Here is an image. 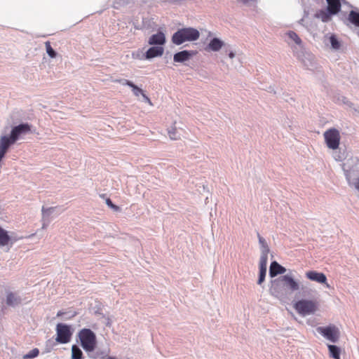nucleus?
Returning <instances> with one entry per match:
<instances>
[{"instance_id":"36","label":"nucleus","mask_w":359,"mask_h":359,"mask_svg":"<svg viewBox=\"0 0 359 359\" xmlns=\"http://www.w3.org/2000/svg\"><path fill=\"white\" fill-rule=\"evenodd\" d=\"M355 188L359 191V177H358V181L355 184Z\"/></svg>"},{"instance_id":"29","label":"nucleus","mask_w":359,"mask_h":359,"mask_svg":"<svg viewBox=\"0 0 359 359\" xmlns=\"http://www.w3.org/2000/svg\"><path fill=\"white\" fill-rule=\"evenodd\" d=\"M258 238H259V243L262 245V246L265 248L266 249V250L268 251L269 249H268V246H267L265 239L263 237H262L259 234H258Z\"/></svg>"},{"instance_id":"12","label":"nucleus","mask_w":359,"mask_h":359,"mask_svg":"<svg viewBox=\"0 0 359 359\" xmlns=\"http://www.w3.org/2000/svg\"><path fill=\"white\" fill-rule=\"evenodd\" d=\"M195 53L192 51L182 50L174 55L173 60L176 62H183L189 60Z\"/></svg>"},{"instance_id":"23","label":"nucleus","mask_w":359,"mask_h":359,"mask_svg":"<svg viewBox=\"0 0 359 359\" xmlns=\"http://www.w3.org/2000/svg\"><path fill=\"white\" fill-rule=\"evenodd\" d=\"M39 354V350L37 348H34L31 350L29 353L25 354L22 356V359H33L37 357Z\"/></svg>"},{"instance_id":"24","label":"nucleus","mask_w":359,"mask_h":359,"mask_svg":"<svg viewBox=\"0 0 359 359\" xmlns=\"http://www.w3.org/2000/svg\"><path fill=\"white\" fill-rule=\"evenodd\" d=\"M169 137L172 140H177L180 139V136L177 135V130L175 126L172 127L168 131Z\"/></svg>"},{"instance_id":"17","label":"nucleus","mask_w":359,"mask_h":359,"mask_svg":"<svg viewBox=\"0 0 359 359\" xmlns=\"http://www.w3.org/2000/svg\"><path fill=\"white\" fill-rule=\"evenodd\" d=\"M224 43L222 41L219 39L218 38H214L212 39L205 50H212V51H218L221 49V48L223 46Z\"/></svg>"},{"instance_id":"31","label":"nucleus","mask_w":359,"mask_h":359,"mask_svg":"<svg viewBox=\"0 0 359 359\" xmlns=\"http://www.w3.org/2000/svg\"><path fill=\"white\" fill-rule=\"evenodd\" d=\"M142 97H143L144 100H145V102H147L149 105H152V102H151L150 98L147 95H145L144 93H142Z\"/></svg>"},{"instance_id":"26","label":"nucleus","mask_w":359,"mask_h":359,"mask_svg":"<svg viewBox=\"0 0 359 359\" xmlns=\"http://www.w3.org/2000/svg\"><path fill=\"white\" fill-rule=\"evenodd\" d=\"M330 41L332 45V47L334 49H339L340 47V43L338 41V39L336 38L335 36L332 35L330 38Z\"/></svg>"},{"instance_id":"22","label":"nucleus","mask_w":359,"mask_h":359,"mask_svg":"<svg viewBox=\"0 0 359 359\" xmlns=\"http://www.w3.org/2000/svg\"><path fill=\"white\" fill-rule=\"evenodd\" d=\"M83 355L81 350L76 345L72 346V359H82Z\"/></svg>"},{"instance_id":"16","label":"nucleus","mask_w":359,"mask_h":359,"mask_svg":"<svg viewBox=\"0 0 359 359\" xmlns=\"http://www.w3.org/2000/svg\"><path fill=\"white\" fill-rule=\"evenodd\" d=\"M281 283L282 281L280 280V278L271 281L269 291L272 295L278 297L281 293Z\"/></svg>"},{"instance_id":"28","label":"nucleus","mask_w":359,"mask_h":359,"mask_svg":"<svg viewBox=\"0 0 359 359\" xmlns=\"http://www.w3.org/2000/svg\"><path fill=\"white\" fill-rule=\"evenodd\" d=\"M320 15L323 22H327L330 19V15L325 11H322Z\"/></svg>"},{"instance_id":"18","label":"nucleus","mask_w":359,"mask_h":359,"mask_svg":"<svg viewBox=\"0 0 359 359\" xmlns=\"http://www.w3.org/2000/svg\"><path fill=\"white\" fill-rule=\"evenodd\" d=\"M116 82L121 83L123 85H126L132 88L133 93L135 96H139L140 94L142 95V93H144L143 90L137 87L136 85H135L132 81L129 80H116Z\"/></svg>"},{"instance_id":"32","label":"nucleus","mask_w":359,"mask_h":359,"mask_svg":"<svg viewBox=\"0 0 359 359\" xmlns=\"http://www.w3.org/2000/svg\"><path fill=\"white\" fill-rule=\"evenodd\" d=\"M106 204L110 208L113 205V203L111 200L108 198L106 199Z\"/></svg>"},{"instance_id":"35","label":"nucleus","mask_w":359,"mask_h":359,"mask_svg":"<svg viewBox=\"0 0 359 359\" xmlns=\"http://www.w3.org/2000/svg\"><path fill=\"white\" fill-rule=\"evenodd\" d=\"M234 53L233 52H231L229 54V56L230 58H233L234 57Z\"/></svg>"},{"instance_id":"19","label":"nucleus","mask_w":359,"mask_h":359,"mask_svg":"<svg viewBox=\"0 0 359 359\" xmlns=\"http://www.w3.org/2000/svg\"><path fill=\"white\" fill-rule=\"evenodd\" d=\"M11 238L8 232L0 226V246L8 245Z\"/></svg>"},{"instance_id":"20","label":"nucleus","mask_w":359,"mask_h":359,"mask_svg":"<svg viewBox=\"0 0 359 359\" xmlns=\"http://www.w3.org/2000/svg\"><path fill=\"white\" fill-rule=\"evenodd\" d=\"M20 303V298L13 292H9L6 297V304L8 306H15Z\"/></svg>"},{"instance_id":"27","label":"nucleus","mask_w":359,"mask_h":359,"mask_svg":"<svg viewBox=\"0 0 359 359\" xmlns=\"http://www.w3.org/2000/svg\"><path fill=\"white\" fill-rule=\"evenodd\" d=\"M288 36L293 40L297 44H300L302 43L301 39L298 36V35L294 32H290L288 33Z\"/></svg>"},{"instance_id":"10","label":"nucleus","mask_w":359,"mask_h":359,"mask_svg":"<svg viewBox=\"0 0 359 359\" xmlns=\"http://www.w3.org/2000/svg\"><path fill=\"white\" fill-rule=\"evenodd\" d=\"M327 2V11L330 15L338 13L341 7L340 0H326Z\"/></svg>"},{"instance_id":"9","label":"nucleus","mask_w":359,"mask_h":359,"mask_svg":"<svg viewBox=\"0 0 359 359\" xmlns=\"http://www.w3.org/2000/svg\"><path fill=\"white\" fill-rule=\"evenodd\" d=\"M345 23L347 25H352L359 27V11L351 10L346 19Z\"/></svg>"},{"instance_id":"6","label":"nucleus","mask_w":359,"mask_h":359,"mask_svg":"<svg viewBox=\"0 0 359 359\" xmlns=\"http://www.w3.org/2000/svg\"><path fill=\"white\" fill-rule=\"evenodd\" d=\"M317 331L327 339L333 343L337 342L339 339L340 332L338 327L335 325L319 327L317 328Z\"/></svg>"},{"instance_id":"3","label":"nucleus","mask_w":359,"mask_h":359,"mask_svg":"<svg viewBox=\"0 0 359 359\" xmlns=\"http://www.w3.org/2000/svg\"><path fill=\"white\" fill-rule=\"evenodd\" d=\"M294 309L302 316L311 315L318 309V304L316 301L310 299H301L294 304Z\"/></svg>"},{"instance_id":"8","label":"nucleus","mask_w":359,"mask_h":359,"mask_svg":"<svg viewBox=\"0 0 359 359\" xmlns=\"http://www.w3.org/2000/svg\"><path fill=\"white\" fill-rule=\"evenodd\" d=\"M280 280H281L282 283L292 291H296L299 289V283L291 276L287 275L283 276L280 277Z\"/></svg>"},{"instance_id":"38","label":"nucleus","mask_w":359,"mask_h":359,"mask_svg":"<svg viewBox=\"0 0 359 359\" xmlns=\"http://www.w3.org/2000/svg\"><path fill=\"white\" fill-rule=\"evenodd\" d=\"M108 359H116L115 358H113V357H109Z\"/></svg>"},{"instance_id":"13","label":"nucleus","mask_w":359,"mask_h":359,"mask_svg":"<svg viewBox=\"0 0 359 359\" xmlns=\"http://www.w3.org/2000/svg\"><path fill=\"white\" fill-rule=\"evenodd\" d=\"M286 271V269L280 265L277 262H273L269 269V275L271 277H275L278 274H283Z\"/></svg>"},{"instance_id":"30","label":"nucleus","mask_w":359,"mask_h":359,"mask_svg":"<svg viewBox=\"0 0 359 359\" xmlns=\"http://www.w3.org/2000/svg\"><path fill=\"white\" fill-rule=\"evenodd\" d=\"M54 209H55V208H53V207H51L49 208H45L44 207H43L42 208V213H43V217L45 216L46 214L49 213L51 210H53Z\"/></svg>"},{"instance_id":"15","label":"nucleus","mask_w":359,"mask_h":359,"mask_svg":"<svg viewBox=\"0 0 359 359\" xmlns=\"http://www.w3.org/2000/svg\"><path fill=\"white\" fill-rule=\"evenodd\" d=\"M266 263H267L266 257H262V258L260 259V262H259V279L257 281V283L259 285H261L265 279L266 273Z\"/></svg>"},{"instance_id":"25","label":"nucleus","mask_w":359,"mask_h":359,"mask_svg":"<svg viewBox=\"0 0 359 359\" xmlns=\"http://www.w3.org/2000/svg\"><path fill=\"white\" fill-rule=\"evenodd\" d=\"M46 52L48 54V55L53 58V57H55L56 56V53L55 51L53 49V48L51 47L50 46V43L49 41H47L46 42Z\"/></svg>"},{"instance_id":"21","label":"nucleus","mask_w":359,"mask_h":359,"mask_svg":"<svg viewBox=\"0 0 359 359\" xmlns=\"http://www.w3.org/2000/svg\"><path fill=\"white\" fill-rule=\"evenodd\" d=\"M330 352V356L334 359H341L340 358V349L335 345L327 346Z\"/></svg>"},{"instance_id":"5","label":"nucleus","mask_w":359,"mask_h":359,"mask_svg":"<svg viewBox=\"0 0 359 359\" xmlns=\"http://www.w3.org/2000/svg\"><path fill=\"white\" fill-rule=\"evenodd\" d=\"M324 138L328 148L337 149L340 143V133L336 128H330L324 133Z\"/></svg>"},{"instance_id":"2","label":"nucleus","mask_w":359,"mask_h":359,"mask_svg":"<svg viewBox=\"0 0 359 359\" xmlns=\"http://www.w3.org/2000/svg\"><path fill=\"white\" fill-rule=\"evenodd\" d=\"M82 348L87 352H93L97 346L95 334L90 329L83 328L78 333Z\"/></svg>"},{"instance_id":"14","label":"nucleus","mask_w":359,"mask_h":359,"mask_svg":"<svg viewBox=\"0 0 359 359\" xmlns=\"http://www.w3.org/2000/svg\"><path fill=\"white\" fill-rule=\"evenodd\" d=\"M150 45H160L162 46L165 43V34L159 32L157 34H153L149 39Z\"/></svg>"},{"instance_id":"33","label":"nucleus","mask_w":359,"mask_h":359,"mask_svg":"<svg viewBox=\"0 0 359 359\" xmlns=\"http://www.w3.org/2000/svg\"><path fill=\"white\" fill-rule=\"evenodd\" d=\"M110 208L115 211H118L120 209L118 206H117L116 205H114V203Z\"/></svg>"},{"instance_id":"11","label":"nucleus","mask_w":359,"mask_h":359,"mask_svg":"<svg viewBox=\"0 0 359 359\" xmlns=\"http://www.w3.org/2000/svg\"><path fill=\"white\" fill-rule=\"evenodd\" d=\"M164 49L162 46H153L148 49L145 54V59H151L156 57L161 56L163 54Z\"/></svg>"},{"instance_id":"4","label":"nucleus","mask_w":359,"mask_h":359,"mask_svg":"<svg viewBox=\"0 0 359 359\" xmlns=\"http://www.w3.org/2000/svg\"><path fill=\"white\" fill-rule=\"evenodd\" d=\"M72 331L71 327L63 323H58L56 325L55 340L59 344H67L71 341Z\"/></svg>"},{"instance_id":"7","label":"nucleus","mask_w":359,"mask_h":359,"mask_svg":"<svg viewBox=\"0 0 359 359\" xmlns=\"http://www.w3.org/2000/svg\"><path fill=\"white\" fill-rule=\"evenodd\" d=\"M305 275L309 280L325 284L327 287H330V285L327 283V277L323 273L316 271H308L306 272Z\"/></svg>"},{"instance_id":"37","label":"nucleus","mask_w":359,"mask_h":359,"mask_svg":"<svg viewBox=\"0 0 359 359\" xmlns=\"http://www.w3.org/2000/svg\"><path fill=\"white\" fill-rule=\"evenodd\" d=\"M46 227H47V224H45V223H43V225H42V229H46Z\"/></svg>"},{"instance_id":"1","label":"nucleus","mask_w":359,"mask_h":359,"mask_svg":"<svg viewBox=\"0 0 359 359\" xmlns=\"http://www.w3.org/2000/svg\"><path fill=\"white\" fill-rule=\"evenodd\" d=\"M199 36V32L194 28H182L172 35V41L174 44L180 45L185 41L197 40Z\"/></svg>"},{"instance_id":"34","label":"nucleus","mask_w":359,"mask_h":359,"mask_svg":"<svg viewBox=\"0 0 359 359\" xmlns=\"http://www.w3.org/2000/svg\"><path fill=\"white\" fill-rule=\"evenodd\" d=\"M64 314H65V313H64L63 311H58V312H57V317H60V316H62V315H64Z\"/></svg>"}]
</instances>
